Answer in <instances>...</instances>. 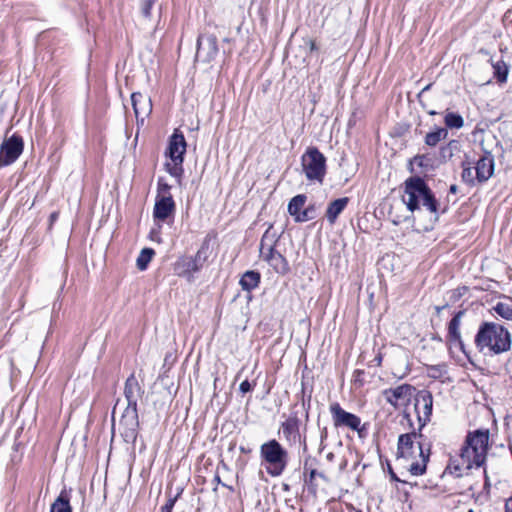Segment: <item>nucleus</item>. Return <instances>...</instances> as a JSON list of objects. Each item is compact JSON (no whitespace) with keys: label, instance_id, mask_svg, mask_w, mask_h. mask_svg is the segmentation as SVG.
<instances>
[{"label":"nucleus","instance_id":"nucleus-8","mask_svg":"<svg viewBox=\"0 0 512 512\" xmlns=\"http://www.w3.org/2000/svg\"><path fill=\"white\" fill-rule=\"evenodd\" d=\"M302 171L307 180L323 183L326 174V158L316 147H309L301 157Z\"/></svg>","mask_w":512,"mask_h":512},{"label":"nucleus","instance_id":"nucleus-38","mask_svg":"<svg viewBox=\"0 0 512 512\" xmlns=\"http://www.w3.org/2000/svg\"><path fill=\"white\" fill-rule=\"evenodd\" d=\"M239 390L241 393L245 394V393H248L250 391L253 390V385L248 381V380H244L240 386H239Z\"/></svg>","mask_w":512,"mask_h":512},{"label":"nucleus","instance_id":"nucleus-56","mask_svg":"<svg viewBox=\"0 0 512 512\" xmlns=\"http://www.w3.org/2000/svg\"><path fill=\"white\" fill-rule=\"evenodd\" d=\"M357 512H361V511H357Z\"/></svg>","mask_w":512,"mask_h":512},{"label":"nucleus","instance_id":"nucleus-41","mask_svg":"<svg viewBox=\"0 0 512 512\" xmlns=\"http://www.w3.org/2000/svg\"><path fill=\"white\" fill-rule=\"evenodd\" d=\"M311 396L308 397L307 401L303 399L302 406L306 410V417L308 418V409L310 408Z\"/></svg>","mask_w":512,"mask_h":512},{"label":"nucleus","instance_id":"nucleus-3","mask_svg":"<svg viewBox=\"0 0 512 512\" xmlns=\"http://www.w3.org/2000/svg\"><path fill=\"white\" fill-rule=\"evenodd\" d=\"M402 200L409 211L414 212L422 205L438 220L440 203L423 178L412 176L406 179Z\"/></svg>","mask_w":512,"mask_h":512},{"label":"nucleus","instance_id":"nucleus-14","mask_svg":"<svg viewBox=\"0 0 512 512\" xmlns=\"http://www.w3.org/2000/svg\"><path fill=\"white\" fill-rule=\"evenodd\" d=\"M415 388L410 384H402L395 388H388L383 391L385 400L395 409L399 407L400 401L408 402L412 397Z\"/></svg>","mask_w":512,"mask_h":512},{"label":"nucleus","instance_id":"nucleus-29","mask_svg":"<svg viewBox=\"0 0 512 512\" xmlns=\"http://www.w3.org/2000/svg\"><path fill=\"white\" fill-rule=\"evenodd\" d=\"M445 125L448 128H456L459 129L464 125V120L462 116L458 113H447L444 118Z\"/></svg>","mask_w":512,"mask_h":512},{"label":"nucleus","instance_id":"nucleus-35","mask_svg":"<svg viewBox=\"0 0 512 512\" xmlns=\"http://www.w3.org/2000/svg\"><path fill=\"white\" fill-rule=\"evenodd\" d=\"M461 177L465 183L471 186L475 185V182L477 181L476 176L474 177L473 175V169L471 167H464Z\"/></svg>","mask_w":512,"mask_h":512},{"label":"nucleus","instance_id":"nucleus-37","mask_svg":"<svg viewBox=\"0 0 512 512\" xmlns=\"http://www.w3.org/2000/svg\"><path fill=\"white\" fill-rule=\"evenodd\" d=\"M308 474H309V476H308V478L305 481L309 485H313V482H314L315 478H317V476L325 479L324 474L317 472L316 469H310Z\"/></svg>","mask_w":512,"mask_h":512},{"label":"nucleus","instance_id":"nucleus-13","mask_svg":"<svg viewBox=\"0 0 512 512\" xmlns=\"http://www.w3.org/2000/svg\"><path fill=\"white\" fill-rule=\"evenodd\" d=\"M217 40L213 36L199 37L197 41L196 62L206 64L216 60L218 56Z\"/></svg>","mask_w":512,"mask_h":512},{"label":"nucleus","instance_id":"nucleus-5","mask_svg":"<svg viewBox=\"0 0 512 512\" xmlns=\"http://www.w3.org/2000/svg\"><path fill=\"white\" fill-rule=\"evenodd\" d=\"M143 394V387L139 384L134 373H132L125 381L124 396L127 400V407L120 419V424L125 428L126 437H136L139 427L137 403L138 400L142 398Z\"/></svg>","mask_w":512,"mask_h":512},{"label":"nucleus","instance_id":"nucleus-44","mask_svg":"<svg viewBox=\"0 0 512 512\" xmlns=\"http://www.w3.org/2000/svg\"><path fill=\"white\" fill-rule=\"evenodd\" d=\"M457 191H458V187H457V185L453 184V185H451V186H450V188H449V192H450L451 194H456V193H457Z\"/></svg>","mask_w":512,"mask_h":512},{"label":"nucleus","instance_id":"nucleus-31","mask_svg":"<svg viewBox=\"0 0 512 512\" xmlns=\"http://www.w3.org/2000/svg\"><path fill=\"white\" fill-rule=\"evenodd\" d=\"M172 162H173V164H170V163L166 164V169L171 176L177 178L178 181L180 182V179L184 172L183 166H182L183 162H178V160H172Z\"/></svg>","mask_w":512,"mask_h":512},{"label":"nucleus","instance_id":"nucleus-23","mask_svg":"<svg viewBox=\"0 0 512 512\" xmlns=\"http://www.w3.org/2000/svg\"><path fill=\"white\" fill-rule=\"evenodd\" d=\"M50 512H72L70 495L65 489L60 492L59 496L51 504Z\"/></svg>","mask_w":512,"mask_h":512},{"label":"nucleus","instance_id":"nucleus-34","mask_svg":"<svg viewBox=\"0 0 512 512\" xmlns=\"http://www.w3.org/2000/svg\"><path fill=\"white\" fill-rule=\"evenodd\" d=\"M170 190L171 186L163 178H159L157 183L156 197H164L165 195L172 196Z\"/></svg>","mask_w":512,"mask_h":512},{"label":"nucleus","instance_id":"nucleus-43","mask_svg":"<svg viewBox=\"0 0 512 512\" xmlns=\"http://www.w3.org/2000/svg\"><path fill=\"white\" fill-rule=\"evenodd\" d=\"M390 476H391V479L394 481L403 482L401 479H399L397 477V475L391 469H390Z\"/></svg>","mask_w":512,"mask_h":512},{"label":"nucleus","instance_id":"nucleus-12","mask_svg":"<svg viewBox=\"0 0 512 512\" xmlns=\"http://www.w3.org/2000/svg\"><path fill=\"white\" fill-rule=\"evenodd\" d=\"M414 408L421 430L429 421L432 415L433 396L428 390H420L415 395Z\"/></svg>","mask_w":512,"mask_h":512},{"label":"nucleus","instance_id":"nucleus-48","mask_svg":"<svg viewBox=\"0 0 512 512\" xmlns=\"http://www.w3.org/2000/svg\"><path fill=\"white\" fill-rule=\"evenodd\" d=\"M326 437H327V430H326V428H324V430L322 431V434H321V441H323Z\"/></svg>","mask_w":512,"mask_h":512},{"label":"nucleus","instance_id":"nucleus-45","mask_svg":"<svg viewBox=\"0 0 512 512\" xmlns=\"http://www.w3.org/2000/svg\"><path fill=\"white\" fill-rule=\"evenodd\" d=\"M213 481H214L217 485H218V484H222L223 486H225V484H223V483L221 482V478H220V476H219L218 474H216V475H215V477H214V480H213Z\"/></svg>","mask_w":512,"mask_h":512},{"label":"nucleus","instance_id":"nucleus-7","mask_svg":"<svg viewBox=\"0 0 512 512\" xmlns=\"http://www.w3.org/2000/svg\"><path fill=\"white\" fill-rule=\"evenodd\" d=\"M279 236L269 226L260 241V255L279 274H286L289 265L286 258L275 249Z\"/></svg>","mask_w":512,"mask_h":512},{"label":"nucleus","instance_id":"nucleus-28","mask_svg":"<svg viewBox=\"0 0 512 512\" xmlns=\"http://www.w3.org/2000/svg\"><path fill=\"white\" fill-rule=\"evenodd\" d=\"M492 309L501 318L512 321V302H498Z\"/></svg>","mask_w":512,"mask_h":512},{"label":"nucleus","instance_id":"nucleus-19","mask_svg":"<svg viewBox=\"0 0 512 512\" xmlns=\"http://www.w3.org/2000/svg\"><path fill=\"white\" fill-rule=\"evenodd\" d=\"M131 102L137 121L143 123L152 111L151 100L139 92H134L131 95Z\"/></svg>","mask_w":512,"mask_h":512},{"label":"nucleus","instance_id":"nucleus-39","mask_svg":"<svg viewBox=\"0 0 512 512\" xmlns=\"http://www.w3.org/2000/svg\"><path fill=\"white\" fill-rule=\"evenodd\" d=\"M179 495H180V492L174 497H169L163 506H165L166 508H171L173 510Z\"/></svg>","mask_w":512,"mask_h":512},{"label":"nucleus","instance_id":"nucleus-52","mask_svg":"<svg viewBox=\"0 0 512 512\" xmlns=\"http://www.w3.org/2000/svg\"><path fill=\"white\" fill-rule=\"evenodd\" d=\"M307 472H308V468H307V462H306L305 465H304V474L306 475Z\"/></svg>","mask_w":512,"mask_h":512},{"label":"nucleus","instance_id":"nucleus-49","mask_svg":"<svg viewBox=\"0 0 512 512\" xmlns=\"http://www.w3.org/2000/svg\"><path fill=\"white\" fill-rule=\"evenodd\" d=\"M327 460L329 461H333L334 459V454L332 452L328 453L327 456H326Z\"/></svg>","mask_w":512,"mask_h":512},{"label":"nucleus","instance_id":"nucleus-40","mask_svg":"<svg viewBox=\"0 0 512 512\" xmlns=\"http://www.w3.org/2000/svg\"><path fill=\"white\" fill-rule=\"evenodd\" d=\"M447 469L450 470V473L451 474H454L456 477H460L462 476L461 472H460V467L458 465H455L454 467H452V465H448Z\"/></svg>","mask_w":512,"mask_h":512},{"label":"nucleus","instance_id":"nucleus-11","mask_svg":"<svg viewBox=\"0 0 512 512\" xmlns=\"http://www.w3.org/2000/svg\"><path fill=\"white\" fill-rule=\"evenodd\" d=\"M23 149L24 141L20 135L13 134L5 139L0 146V167L14 163L22 154Z\"/></svg>","mask_w":512,"mask_h":512},{"label":"nucleus","instance_id":"nucleus-55","mask_svg":"<svg viewBox=\"0 0 512 512\" xmlns=\"http://www.w3.org/2000/svg\"><path fill=\"white\" fill-rule=\"evenodd\" d=\"M489 83H491L490 79L485 82V84H489Z\"/></svg>","mask_w":512,"mask_h":512},{"label":"nucleus","instance_id":"nucleus-15","mask_svg":"<svg viewBox=\"0 0 512 512\" xmlns=\"http://www.w3.org/2000/svg\"><path fill=\"white\" fill-rule=\"evenodd\" d=\"M494 167V156L491 152L485 151L474 167L477 182L485 183L488 181L494 173Z\"/></svg>","mask_w":512,"mask_h":512},{"label":"nucleus","instance_id":"nucleus-10","mask_svg":"<svg viewBox=\"0 0 512 512\" xmlns=\"http://www.w3.org/2000/svg\"><path fill=\"white\" fill-rule=\"evenodd\" d=\"M301 420L297 412H291L289 417L281 423L280 431L288 445L299 444L303 451H307L306 436L300 433Z\"/></svg>","mask_w":512,"mask_h":512},{"label":"nucleus","instance_id":"nucleus-30","mask_svg":"<svg viewBox=\"0 0 512 512\" xmlns=\"http://www.w3.org/2000/svg\"><path fill=\"white\" fill-rule=\"evenodd\" d=\"M494 71L493 75L496 79V82L499 85H503L507 82V77L509 74V66H492Z\"/></svg>","mask_w":512,"mask_h":512},{"label":"nucleus","instance_id":"nucleus-18","mask_svg":"<svg viewBox=\"0 0 512 512\" xmlns=\"http://www.w3.org/2000/svg\"><path fill=\"white\" fill-rule=\"evenodd\" d=\"M464 314L465 311L460 310L455 313L452 319L449 321L447 338L452 345L459 347L460 350L466 354L465 345L460 333L461 320Z\"/></svg>","mask_w":512,"mask_h":512},{"label":"nucleus","instance_id":"nucleus-33","mask_svg":"<svg viewBox=\"0 0 512 512\" xmlns=\"http://www.w3.org/2000/svg\"><path fill=\"white\" fill-rule=\"evenodd\" d=\"M447 372L445 364L432 365L428 367V376L434 379L441 378Z\"/></svg>","mask_w":512,"mask_h":512},{"label":"nucleus","instance_id":"nucleus-24","mask_svg":"<svg viewBox=\"0 0 512 512\" xmlns=\"http://www.w3.org/2000/svg\"><path fill=\"white\" fill-rule=\"evenodd\" d=\"M307 197L304 194H298L294 196L289 204H288V213L294 217L296 221V216H299L302 212V208L306 203Z\"/></svg>","mask_w":512,"mask_h":512},{"label":"nucleus","instance_id":"nucleus-25","mask_svg":"<svg viewBox=\"0 0 512 512\" xmlns=\"http://www.w3.org/2000/svg\"><path fill=\"white\" fill-rule=\"evenodd\" d=\"M448 131L446 128H437L435 131L429 132L425 136V144L435 147L441 140L446 139Z\"/></svg>","mask_w":512,"mask_h":512},{"label":"nucleus","instance_id":"nucleus-53","mask_svg":"<svg viewBox=\"0 0 512 512\" xmlns=\"http://www.w3.org/2000/svg\"><path fill=\"white\" fill-rule=\"evenodd\" d=\"M356 373L357 374H364V372L362 370H357Z\"/></svg>","mask_w":512,"mask_h":512},{"label":"nucleus","instance_id":"nucleus-6","mask_svg":"<svg viewBox=\"0 0 512 512\" xmlns=\"http://www.w3.org/2000/svg\"><path fill=\"white\" fill-rule=\"evenodd\" d=\"M260 457L266 472L272 477L282 475L288 465V451L276 439L260 446Z\"/></svg>","mask_w":512,"mask_h":512},{"label":"nucleus","instance_id":"nucleus-32","mask_svg":"<svg viewBox=\"0 0 512 512\" xmlns=\"http://www.w3.org/2000/svg\"><path fill=\"white\" fill-rule=\"evenodd\" d=\"M316 217V209L314 205H309L302 210L299 216H296V222H306Z\"/></svg>","mask_w":512,"mask_h":512},{"label":"nucleus","instance_id":"nucleus-47","mask_svg":"<svg viewBox=\"0 0 512 512\" xmlns=\"http://www.w3.org/2000/svg\"><path fill=\"white\" fill-rule=\"evenodd\" d=\"M58 217V213L57 212H53L51 215H50V220L51 222H54Z\"/></svg>","mask_w":512,"mask_h":512},{"label":"nucleus","instance_id":"nucleus-36","mask_svg":"<svg viewBox=\"0 0 512 512\" xmlns=\"http://www.w3.org/2000/svg\"><path fill=\"white\" fill-rule=\"evenodd\" d=\"M154 4V0H144L141 5V13L144 17L148 18L151 14V8Z\"/></svg>","mask_w":512,"mask_h":512},{"label":"nucleus","instance_id":"nucleus-46","mask_svg":"<svg viewBox=\"0 0 512 512\" xmlns=\"http://www.w3.org/2000/svg\"><path fill=\"white\" fill-rule=\"evenodd\" d=\"M374 361L376 362V364H377L378 366H380V365H381V362H382V356H381V354L377 355V356L375 357Z\"/></svg>","mask_w":512,"mask_h":512},{"label":"nucleus","instance_id":"nucleus-42","mask_svg":"<svg viewBox=\"0 0 512 512\" xmlns=\"http://www.w3.org/2000/svg\"><path fill=\"white\" fill-rule=\"evenodd\" d=\"M505 512H512V496L505 503Z\"/></svg>","mask_w":512,"mask_h":512},{"label":"nucleus","instance_id":"nucleus-20","mask_svg":"<svg viewBox=\"0 0 512 512\" xmlns=\"http://www.w3.org/2000/svg\"><path fill=\"white\" fill-rule=\"evenodd\" d=\"M174 272L180 277L191 279L198 270L197 265L192 260V256H182L175 262Z\"/></svg>","mask_w":512,"mask_h":512},{"label":"nucleus","instance_id":"nucleus-2","mask_svg":"<svg viewBox=\"0 0 512 512\" xmlns=\"http://www.w3.org/2000/svg\"><path fill=\"white\" fill-rule=\"evenodd\" d=\"M474 344L483 355H500L511 349L512 335L500 323L483 321L478 327Z\"/></svg>","mask_w":512,"mask_h":512},{"label":"nucleus","instance_id":"nucleus-27","mask_svg":"<svg viewBox=\"0 0 512 512\" xmlns=\"http://www.w3.org/2000/svg\"><path fill=\"white\" fill-rule=\"evenodd\" d=\"M154 255L155 251L152 248H143L136 260L137 268L140 271L146 270Z\"/></svg>","mask_w":512,"mask_h":512},{"label":"nucleus","instance_id":"nucleus-22","mask_svg":"<svg viewBox=\"0 0 512 512\" xmlns=\"http://www.w3.org/2000/svg\"><path fill=\"white\" fill-rule=\"evenodd\" d=\"M260 280L261 275L258 271L249 270L242 275L239 284L243 290L250 292L259 286Z\"/></svg>","mask_w":512,"mask_h":512},{"label":"nucleus","instance_id":"nucleus-21","mask_svg":"<svg viewBox=\"0 0 512 512\" xmlns=\"http://www.w3.org/2000/svg\"><path fill=\"white\" fill-rule=\"evenodd\" d=\"M349 202L348 197L338 198L329 203L326 210V218L330 224H334L338 216L343 212Z\"/></svg>","mask_w":512,"mask_h":512},{"label":"nucleus","instance_id":"nucleus-17","mask_svg":"<svg viewBox=\"0 0 512 512\" xmlns=\"http://www.w3.org/2000/svg\"><path fill=\"white\" fill-rule=\"evenodd\" d=\"M186 147L187 144L183 133L176 129L169 139V145L167 149L168 156L171 160H178V162H183Z\"/></svg>","mask_w":512,"mask_h":512},{"label":"nucleus","instance_id":"nucleus-1","mask_svg":"<svg viewBox=\"0 0 512 512\" xmlns=\"http://www.w3.org/2000/svg\"><path fill=\"white\" fill-rule=\"evenodd\" d=\"M421 437H423L421 433L411 432L401 434L398 438L397 461L412 476L423 475L430 458V447L424 449L420 442L415 445V440Z\"/></svg>","mask_w":512,"mask_h":512},{"label":"nucleus","instance_id":"nucleus-4","mask_svg":"<svg viewBox=\"0 0 512 512\" xmlns=\"http://www.w3.org/2000/svg\"><path fill=\"white\" fill-rule=\"evenodd\" d=\"M490 433L488 429L469 431L461 448L460 459L467 469L479 468L486 462Z\"/></svg>","mask_w":512,"mask_h":512},{"label":"nucleus","instance_id":"nucleus-26","mask_svg":"<svg viewBox=\"0 0 512 512\" xmlns=\"http://www.w3.org/2000/svg\"><path fill=\"white\" fill-rule=\"evenodd\" d=\"M208 250H209V239H205L198 249L195 256H192L193 262L197 265V270L199 271L208 258Z\"/></svg>","mask_w":512,"mask_h":512},{"label":"nucleus","instance_id":"nucleus-51","mask_svg":"<svg viewBox=\"0 0 512 512\" xmlns=\"http://www.w3.org/2000/svg\"><path fill=\"white\" fill-rule=\"evenodd\" d=\"M430 87H431V84H428L427 86H425V87L423 88L422 92H425V91L429 90V89H430Z\"/></svg>","mask_w":512,"mask_h":512},{"label":"nucleus","instance_id":"nucleus-16","mask_svg":"<svg viewBox=\"0 0 512 512\" xmlns=\"http://www.w3.org/2000/svg\"><path fill=\"white\" fill-rule=\"evenodd\" d=\"M175 208L176 205L172 196L156 197L153 217L160 222H166L175 213Z\"/></svg>","mask_w":512,"mask_h":512},{"label":"nucleus","instance_id":"nucleus-54","mask_svg":"<svg viewBox=\"0 0 512 512\" xmlns=\"http://www.w3.org/2000/svg\"><path fill=\"white\" fill-rule=\"evenodd\" d=\"M240 450H241L242 452H246V448H244V447H240Z\"/></svg>","mask_w":512,"mask_h":512},{"label":"nucleus","instance_id":"nucleus-50","mask_svg":"<svg viewBox=\"0 0 512 512\" xmlns=\"http://www.w3.org/2000/svg\"><path fill=\"white\" fill-rule=\"evenodd\" d=\"M161 512H172L171 508H166L165 506L161 507Z\"/></svg>","mask_w":512,"mask_h":512},{"label":"nucleus","instance_id":"nucleus-9","mask_svg":"<svg viewBox=\"0 0 512 512\" xmlns=\"http://www.w3.org/2000/svg\"><path fill=\"white\" fill-rule=\"evenodd\" d=\"M329 410L335 428H349L352 431L358 432L359 436L362 437L365 427L361 426V419L359 416L347 412L338 402L332 403Z\"/></svg>","mask_w":512,"mask_h":512}]
</instances>
